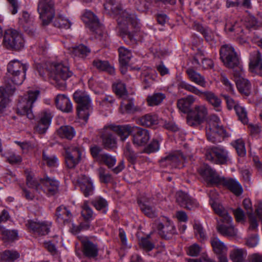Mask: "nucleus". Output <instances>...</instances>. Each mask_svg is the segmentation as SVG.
I'll list each match as a JSON object with an SVG mask.
<instances>
[{
	"mask_svg": "<svg viewBox=\"0 0 262 262\" xmlns=\"http://www.w3.org/2000/svg\"><path fill=\"white\" fill-rule=\"evenodd\" d=\"M242 23L234 19L228 20L225 26V31L229 34L238 35L243 33V29L242 27Z\"/></svg>",
	"mask_w": 262,
	"mask_h": 262,
	"instance_id": "f704fd0d",
	"label": "nucleus"
},
{
	"mask_svg": "<svg viewBox=\"0 0 262 262\" xmlns=\"http://www.w3.org/2000/svg\"><path fill=\"white\" fill-rule=\"evenodd\" d=\"M220 59L224 65L233 70L236 75H239V72L243 70L240 64L238 56L234 48L229 45H223L220 50Z\"/></svg>",
	"mask_w": 262,
	"mask_h": 262,
	"instance_id": "20e7f679",
	"label": "nucleus"
},
{
	"mask_svg": "<svg viewBox=\"0 0 262 262\" xmlns=\"http://www.w3.org/2000/svg\"><path fill=\"white\" fill-rule=\"evenodd\" d=\"M165 98V95L161 93H155L148 96L147 102L149 106H155L160 104Z\"/></svg>",
	"mask_w": 262,
	"mask_h": 262,
	"instance_id": "5fc2aeb1",
	"label": "nucleus"
},
{
	"mask_svg": "<svg viewBox=\"0 0 262 262\" xmlns=\"http://www.w3.org/2000/svg\"><path fill=\"white\" fill-rule=\"evenodd\" d=\"M249 68L252 72L262 76V58L259 52L255 51L251 54Z\"/></svg>",
	"mask_w": 262,
	"mask_h": 262,
	"instance_id": "a878e982",
	"label": "nucleus"
},
{
	"mask_svg": "<svg viewBox=\"0 0 262 262\" xmlns=\"http://www.w3.org/2000/svg\"><path fill=\"white\" fill-rule=\"evenodd\" d=\"M210 243L214 252L216 254L227 252V247L217 237L213 236L211 237Z\"/></svg>",
	"mask_w": 262,
	"mask_h": 262,
	"instance_id": "79ce46f5",
	"label": "nucleus"
},
{
	"mask_svg": "<svg viewBox=\"0 0 262 262\" xmlns=\"http://www.w3.org/2000/svg\"><path fill=\"white\" fill-rule=\"evenodd\" d=\"M124 154L127 161L132 164H135L137 160L138 155L133 149L132 145L127 143L124 149Z\"/></svg>",
	"mask_w": 262,
	"mask_h": 262,
	"instance_id": "3c124183",
	"label": "nucleus"
},
{
	"mask_svg": "<svg viewBox=\"0 0 262 262\" xmlns=\"http://www.w3.org/2000/svg\"><path fill=\"white\" fill-rule=\"evenodd\" d=\"M103 6L105 13L116 18L122 9L119 1L106 0Z\"/></svg>",
	"mask_w": 262,
	"mask_h": 262,
	"instance_id": "c756f323",
	"label": "nucleus"
},
{
	"mask_svg": "<svg viewBox=\"0 0 262 262\" xmlns=\"http://www.w3.org/2000/svg\"><path fill=\"white\" fill-rule=\"evenodd\" d=\"M93 65L98 70L106 71L110 74H113L115 72L114 68L111 66L107 61L95 59L93 61Z\"/></svg>",
	"mask_w": 262,
	"mask_h": 262,
	"instance_id": "de8ad7c7",
	"label": "nucleus"
},
{
	"mask_svg": "<svg viewBox=\"0 0 262 262\" xmlns=\"http://www.w3.org/2000/svg\"><path fill=\"white\" fill-rule=\"evenodd\" d=\"M239 120L243 124H246L248 122V118L247 117V113L245 108L240 105L235 106L234 109Z\"/></svg>",
	"mask_w": 262,
	"mask_h": 262,
	"instance_id": "bf43d9fd",
	"label": "nucleus"
},
{
	"mask_svg": "<svg viewBox=\"0 0 262 262\" xmlns=\"http://www.w3.org/2000/svg\"><path fill=\"white\" fill-rule=\"evenodd\" d=\"M53 25L60 29H69L71 26L70 20L61 15H57L53 21Z\"/></svg>",
	"mask_w": 262,
	"mask_h": 262,
	"instance_id": "864d4df0",
	"label": "nucleus"
},
{
	"mask_svg": "<svg viewBox=\"0 0 262 262\" xmlns=\"http://www.w3.org/2000/svg\"><path fill=\"white\" fill-rule=\"evenodd\" d=\"M73 98L77 104V113L79 118L87 122L93 110L89 95L84 92L77 91L73 94Z\"/></svg>",
	"mask_w": 262,
	"mask_h": 262,
	"instance_id": "423d86ee",
	"label": "nucleus"
},
{
	"mask_svg": "<svg viewBox=\"0 0 262 262\" xmlns=\"http://www.w3.org/2000/svg\"><path fill=\"white\" fill-rule=\"evenodd\" d=\"M80 189L85 196L92 195L94 191V187L90 178L83 176L79 182Z\"/></svg>",
	"mask_w": 262,
	"mask_h": 262,
	"instance_id": "c9c22d12",
	"label": "nucleus"
},
{
	"mask_svg": "<svg viewBox=\"0 0 262 262\" xmlns=\"http://www.w3.org/2000/svg\"><path fill=\"white\" fill-rule=\"evenodd\" d=\"M2 260L8 262H13L18 258L20 255L14 250H5L0 254Z\"/></svg>",
	"mask_w": 262,
	"mask_h": 262,
	"instance_id": "603ef678",
	"label": "nucleus"
},
{
	"mask_svg": "<svg viewBox=\"0 0 262 262\" xmlns=\"http://www.w3.org/2000/svg\"><path fill=\"white\" fill-rule=\"evenodd\" d=\"M207 160L217 164H227L230 159L228 151L222 146H212L206 150Z\"/></svg>",
	"mask_w": 262,
	"mask_h": 262,
	"instance_id": "9d476101",
	"label": "nucleus"
},
{
	"mask_svg": "<svg viewBox=\"0 0 262 262\" xmlns=\"http://www.w3.org/2000/svg\"><path fill=\"white\" fill-rule=\"evenodd\" d=\"M37 11L43 26L49 25L55 16L54 3L53 0H39Z\"/></svg>",
	"mask_w": 262,
	"mask_h": 262,
	"instance_id": "9b49d317",
	"label": "nucleus"
},
{
	"mask_svg": "<svg viewBox=\"0 0 262 262\" xmlns=\"http://www.w3.org/2000/svg\"><path fill=\"white\" fill-rule=\"evenodd\" d=\"M5 157L7 161L11 164H19L21 162V157L18 155H16L13 151L8 150L5 153Z\"/></svg>",
	"mask_w": 262,
	"mask_h": 262,
	"instance_id": "052dcab7",
	"label": "nucleus"
},
{
	"mask_svg": "<svg viewBox=\"0 0 262 262\" xmlns=\"http://www.w3.org/2000/svg\"><path fill=\"white\" fill-rule=\"evenodd\" d=\"M58 135L61 138L72 140L76 135V131L73 127L70 125H63L57 130Z\"/></svg>",
	"mask_w": 262,
	"mask_h": 262,
	"instance_id": "a19ab883",
	"label": "nucleus"
},
{
	"mask_svg": "<svg viewBox=\"0 0 262 262\" xmlns=\"http://www.w3.org/2000/svg\"><path fill=\"white\" fill-rule=\"evenodd\" d=\"M233 145L235 148L238 156L243 157L246 155L245 143L242 140L238 139L236 140L233 144Z\"/></svg>",
	"mask_w": 262,
	"mask_h": 262,
	"instance_id": "774afa93",
	"label": "nucleus"
},
{
	"mask_svg": "<svg viewBox=\"0 0 262 262\" xmlns=\"http://www.w3.org/2000/svg\"><path fill=\"white\" fill-rule=\"evenodd\" d=\"M139 123L147 127H150L158 123V117L156 115L146 114L142 117L139 120Z\"/></svg>",
	"mask_w": 262,
	"mask_h": 262,
	"instance_id": "09e8293b",
	"label": "nucleus"
},
{
	"mask_svg": "<svg viewBox=\"0 0 262 262\" xmlns=\"http://www.w3.org/2000/svg\"><path fill=\"white\" fill-rule=\"evenodd\" d=\"M218 185H222L236 196H239L243 192V189L241 184L235 179L221 177Z\"/></svg>",
	"mask_w": 262,
	"mask_h": 262,
	"instance_id": "4be33fe9",
	"label": "nucleus"
},
{
	"mask_svg": "<svg viewBox=\"0 0 262 262\" xmlns=\"http://www.w3.org/2000/svg\"><path fill=\"white\" fill-rule=\"evenodd\" d=\"M26 184L29 187L35 188L38 193L43 192L48 196L56 194L59 186V182L55 179L47 177L38 181L30 174L27 176Z\"/></svg>",
	"mask_w": 262,
	"mask_h": 262,
	"instance_id": "f257e3e1",
	"label": "nucleus"
},
{
	"mask_svg": "<svg viewBox=\"0 0 262 262\" xmlns=\"http://www.w3.org/2000/svg\"><path fill=\"white\" fill-rule=\"evenodd\" d=\"M177 87L178 89H184L200 97L204 96L206 100L213 106L216 111H221L222 101L213 92L209 91L203 92L181 79L177 80Z\"/></svg>",
	"mask_w": 262,
	"mask_h": 262,
	"instance_id": "7ed1b4c3",
	"label": "nucleus"
},
{
	"mask_svg": "<svg viewBox=\"0 0 262 262\" xmlns=\"http://www.w3.org/2000/svg\"><path fill=\"white\" fill-rule=\"evenodd\" d=\"M149 138V134L147 130L142 128H137L133 135V142L138 146H142L147 143Z\"/></svg>",
	"mask_w": 262,
	"mask_h": 262,
	"instance_id": "473e14b6",
	"label": "nucleus"
},
{
	"mask_svg": "<svg viewBox=\"0 0 262 262\" xmlns=\"http://www.w3.org/2000/svg\"><path fill=\"white\" fill-rule=\"evenodd\" d=\"M123 100V101L121 103L120 107V111L122 114H131L140 111V107L134 105L133 98L128 96L125 100Z\"/></svg>",
	"mask_w": 262,
	"mask_h": 262,
	"instance_id": "4c0bfd02",
	"label": "nucleus"
},
{
	"mask_svg": "<svg viewBox=\"0 0 262 262\" xmlns=\"http://www.w3.org/2000/svg\"><path fill=\"white\" fill-rule=\"evenodd\" d=\"M55 102L57 108L62 112L67 113L72 112V103L66 95L64 94L57 95L55 98Z\"/></svg>",
	"mask_w": 262,
	"mask_h": 262,
	"instance_id": "cd10ccee",
	"label": "nucleus"
},
{
	"mask_svg": "<svg viewBox=\"0 0 262 262\" xmlns=\"http://www.w3.org/2000/svg\"><path fill=\"white\" fill-rule=\"evenodd\" d=\"M42 161L43 164L49 167H56L58 164V159L54 155L47 154L46 151L42 152Z\"/></svg>",
	"mask_w": 262,
	"mask_h": 262,
	"instance_id": "13d9d810",
	"label": "nucleus"
},
{
	"mask_svg": "<svg viewBox=\"0 0 262 262\" xmlns=\"http://www.w3.org/2000/svg\"><path fill=\"white\" fill-rule=\"evenodd\" d=\"M119 34L125 43L132 46L137 45L138 33L136 31H130L128 28H121L119 29Z\"/></svg>",
	"mask_w": 262,
	"mask_h": 262,
	"instance_id": "c85d7f7f",
	"label": "nucleus"
},
{
	"mask_svg": "<svg viewBox=\"0 0 262 262\" xmlns=\"http://www.w3.org/2000/svg\"><path fill=\"white\" fill-rule=\"evenodd\" d=\"M113 130L109 127V125L105 126L102 132L101 138L102 144L105 149L112 148L116 145V140L112 134Z\"/></svg>",
	"mask_w": 262,
	"mask_h": 262,
	"instance_id": "bb28decb",
	"label": "nucleus"
},
{
	"mask_svg": "<svg viewBox=\"0 0 262 262\" xmlns=\"http://www.w3.org/2000/svg\"><path fill=\"white\" fill-rule=\"evenodd\" d=\"M81 215L86 221L90 220L93 217V211L88 202H85L82 206Z\"/></svg>",
	"mask_w": 262,
	"mask_h": 262,
	"instance_id": "680f3d73",
	"label": "nucleus"
},
{
	"mask_svg": "<svg viewBox=\"0 0 262 262\" xmlns=\"http://www.w3.org/2000/svg\"><path fill=\"white\" fill-rule=\"evenodd\" d=\"M82 150L76 146H71L66 148L65 163L68 168H74L81 159Z\"/></svg>",
	"mask_w": 262,
	"mask_h": 262,
	"instance_id": "2eb2a0df",
	"label": "nucleus"
},
{
	"mask_svg": "<svg viewBox=\"0 0 262 262\" xmlns=\"http://www.w3.org/2000/svg\"><path fill=\"white\" fill-rule=\"evenodd\" d=\"M92 204L96 209L99 210H102L103 213H106L105 209L107 205V203L105 199L102 198H96L92 201Z\"/></svg>",
	"mask_w": 262,
	"mask_h": 262,
	"instance_id": "338daca9",
	"label": "nucleus"
},
{
	"mask_svg": "<svg viewBox=\"0 0 262 262\" xmlns=\"http://www.w3.org/2000/svg\"><path fill=\"white\" fill-rule=\"evenodd\" d=\"M52 115L49 111L45 110L39 114V120L35 127V130L39 134H44L46 132L50 125Z\"/></svg>",
	"mask_w": 262,
	"mask_h": 262,
	"instance_id": "5701e85b",
	"label": "nucleus"
},
{
	"mask_svg": "<svg viewBox=\"0 0 262 262\" xmlns=\"http://www.w3.org/2000/svg\"><path fill=\"white\" fill-rule=\"evenodd\" d=\"M56 215L57 221L60 223L68 224L72 221V214L71 211L63 205L57 208Z\"/></svg>",
	"mask_w": 262,
	"mask_h": 262,
	"instance_id": "2f4dec72",
	"label": "nucleus"
},
{
	"mask_svg": "<svg viewBox=\"0 0 262 262\" xmlns=\"http://www.w3.org/2000/svg\"><path fill=\"white\" fill-rule=\"evenodd\" d=\"M84 255L89 258H95L98 254L97 245L90 241L82 242Z\"/></svg>",
	"mask_w": 262,
	"mask_h": 262,
	"instance_id": "e433bc0d",
	"label": "nucleus"
},
{
	"mask_svg": "<svg viewBox=\"0 0 262 262\" xmlns=\"http://www.w3.org/2000/svg\"><path fill=\"white\" fill-rule=\"evenodd\" d=\"M199 174L206 181L212 184L217 185L221 178L216 171L207 164H204L198 169Z\"/></svg>",
	"mask_w": 262,
	"mask_h": 262,
	"instance_id": "aec40b11",
	"label": "nucleus"
},
{
	"mask_svg": "<svg viewBox=\"0 0 262 262\" xmlns=\"http://www.w3.org/2000/svg\"><path fill=\"white\" fill-rule=\"evenodd\" d=\"M110 128L120 137L121 140H125L133 132V128L129 125H116L111 124Z\"/></svg>",
	"mask_w": 262,
	"mask_h": 262,
	"instance_id": "72a5a7b5",
	"label": "nucleus"
},
{
	"mask_svg": "<svg viewBox=\"0 0 262 262\" xmlns=\"http://www.w3.org/2000/svg\"><path fill=\"white\" fill-rule=\"evenodd\" d=\"M100 181L103 183H108L112 180L111 175L106 172L105 168L100 167L97 170Z\"/></svg>",
	"mask_w": 262,
	"mask_h": 262,
	"instance_id": "0e129e2a",
	"label": "nucleus"
},
{
	"mask_svg": "<svg viewBox=\"0 0 262 262\" xmlns=\"http://www.w3.org/2000/svg\"><path fill=\"white\" fill-rule=\"evenodd\" d=\"M100 164H103L107 166L108 168H112L116 163L115 157L112 156L107 153H103L100 160L98 161Z\"/></svg>",
	"mask_w": 262,
	"mask_h": 262,
	"instance_id": "6e6d98bb",
	"label": "nucleus"
},
{
	"mask_svg": "<svg viewBox=\"0 0 262 262\" xmlns=\"http://www.w3.org/2000/svg\"><path fill=\"white\" fill-rule=\"evenodd\" d=\"M247 255L245 250L240 248H234L230 252V258L232 262H245Z\"/></svg>",
	"mask_w": 262,
	"mask_h": 262,
	"instance_id": "c03bdc74",
	"label": "nucleus"
},
{
	"mask_svg": "<svg viewBox=\"0 0 262 262\" xmlns=\"http://www.w3.org/2000/svg\"><path fill=\"white\" fill-rule=\"evenodd\" d=\"M235 77V83L239 92L246 96H249L251 93V85L249 81L242 77V70L239 72V75H236L235 72L233 73Z\"/></svg>",
	"mask_w": 262,
	"mask_h": 262,
	"instance_id": "b1692460",
	"label": "nucleus"
},
{
	"mask_svg": "<svg viewBox=\"0 0 262 262\" xmlns=\"http://www.w3.org/2000/svg\"><path fill=\"white\" fill-rule=\"evenodd\" d=\"M3 45L7 49L20 51L25 46V40L20 32L11 28L5 31Z\"/></svg>",
	"mask_w": 262,
	"mask_h": 262,
	"instance_id": "6e6552de",
	"label": "nucleus"
},
{
	"mask_svg": "<svg viewBox=\"0 0 262 262\" xmlns=\"http://www.w3.org/2000/svg\"><path fill=\"white\" fill-rule=\"evenodd\" d=\"M39 94V91L37 90L29 91L27 95L21 97L17 106V113L21 116L26 115L30 119H33L32 107Z\"/></svg>",
	"mask_w": 262,
	"mask_h": 262,
	"instance_id": "1a4fd4ad",
	"label": "nucleus"
},
{
	"mask_svg": "<svg viewBox=\"0 0 262 262\" xmlns=\"http://www.w3.org/2000/svg\"><path fill=\"white\" fill-rule=\"evenodd\" d=\"M188 78L192 82L203 88L206 87V81L203 76L196 72L192 68L188 69L186 71Z\"/></svg>",
	"mask_w": 262,
	"mask_h": 262,
	"instance_id": "58836bf2",
	"label": "nucleus"
},
{
	"mask_svg": "<svg viewBox=\"0 0 262 262\" xmlns=\"http://www.w3.org/2000/svg\"><path fill=\"white\" fill-rule=\"evenodd\" d=\"M113 87L116 94L125 100L128 95L125 84L120 80H117L113 84Z\"/></svg>",
	"mask_w": 262,
	"mask_h": 262,
	"instance_id": "49530a36",
	"label": "nucleus"
},
{
	"mask_svg": "<svg viewBox=\"0 0 262 262\" xmlns=\"http://www.w3.org/2000/svg\"><path fill=\"white\" fill-rule=\"evenodd\" d=\"M198 30L202 33L207 41H212L214 39V33L208 27H204L202 26L197 27Z\"/></svg>",
	"mask_w": 262,
	"mask_h": 262,
	"instance_id": "e2e57ef3",
	"label": "nucleus"
},
{
	"mask_svg": "<svg viewBox=\"0 0 262 262\" xmlns=\"http://www.w3.org/2000/svg\"><path fill=\"white\" fill-rule=\"evenodd\" d=\"M83 21L87 24L90 29L97 34L101 35V28L97 17L91 11L86 10L82 16Z\"/></svg>",
	"mask_w": 262,
	"mask_h": 262,
	"instance_id": "6ab92c4d",
	"label": "nucleus"
},
{
	"mask_svg": "<svg viewBox=\"0 0 262 262\" xmlns=\"http://www.w3.org/2000/svg\"><path fill=\"white\" fill-rule=\"evenodd\" d=\"M15 88L8 82L6 88L0 87V113L6 108L9 101V97L12 95Z\"/></svg>",
	"mask_w": 262,
	"mask_h": 262,
	"instance_id": "393cba45",
	"label": "nucleus"
},
{
	"mask_svg": "<svg viewBox=\"0 0 262 262\" xmlns=\"http://www.w3.org/2000/svg\"><path fill=\"white\" fill-rule=\"evenodd\" d=\"M206 135L208 140L213 143L221 142L227 136L226 130L216 116L213 117L206 125Z\"/></svg>",
	"mask_w": 262,
	"mask_h": 262,
	"instance_id": "0eeeda50",
	"label": "nucleus"
},
{
	"mask_svg": "<svg viewBox=\"0 0 262 262\" xmlns=\"http://www.w3.org/2000/svg\"><path fill=\"white\" fill-rule=\"evenodd\" d=\"M185 160V157L180 151H174L169 152L167 156L159 160L160 166L163 167L171 166L177 167Z\"/></svg>",
	"mask_w": 262,
	"mask_h": 262,
	"instance_id": "f3484780",
	"label": "nucleus"
},
{
	"mask_svg": "<svg viewBox=\"0 0 262 262\" xmlns=\"http://www.w3.org/2000/svg\"><path fill=\"white\" fill-rule=\"evenodd\" d=\"M208 115L204 105H197L187 115V123L190 126H198L203 123Z\"/></svg>",
	"mask_w": 262,
	"mask_h": 262,
	"instance_id": "ddd939ff",
	"label": "nucleus"
},
{
	"mask_svg": "<svg viewBox=\"0 0 262 262\" xmlns=\"http://www.w3.org/2000/svg\"><path fill=\"white\" fill-rule=\"evenodd\" d=\"M119 53V60L120 65L128 66L133 57L132 52L127 48L120 47L118 49Z\"/></svg>",
	"mask_w": 262,
	"mask_h": 262,
	"instance_id": "ea45409f",
	"label": "nucleus"
},
{
	"mask_svg": "<svg viewBox=\"0 0 262 262\" xmlns=\"http://www.w3.org/2000/svg\"><path fill=\"white\" fill-rule=\"evenodd\" d=\"M138 203L140 209L145 215L150 217H154L156 216L155 208L148 205V202L140 199L138 200Z\"/></svg>",
	"mask_w": 262,
	"mask_h": 262,
	"instance_id": "a18cd8bd",
	"label": "nucleus"
},
{
	"mask_svg": "<svg viewBox=\"0 0 262 262\" xmlns=\"http://www.w3.org/2000/svg\"><path fill=\"white\" fill-rule=\"evenodd\" d=\"M211 206L214 212L220 216L218 219H222L226 217V216H230L221 205L213 202L211 204Z\"/></svg>",
	"mask_w": 262,
	"mask_h": 262,
	"instance_id": "69168bd1",
	"label": "nucleus"
},
{
	"mask_svg": "<svg viewBox=\"0 0 262 262\" xmlns=\"http://www.w3.org/2000/svg\"><path fill=\"white\" fill-rule=\"evenodd\" d=\"M195 101V98L193 95H188L178 100L177 102V107L181 112L188 114L191 110V106Z\"/></svg>",
	"mask_w": 262,
	"mask_h": 262,
	"instance_id": "7c9ffc66",
	"label": "nucleus"
},
{
	"mask_svg": "<svg viewBox=\"0 0 262 262\" xmlns=\"http://www.w3.org/2000/svg\"><path fill=\"white\" fill-rule=\"evenodd\" d=\"M73 73L69 70L67 62L55 63L51 67L49 76L51 83L61 90L66 88V80L71 77Z\"/></svg>",
	"mask_w": 262,
	"mask_h": 262,
	"instance_id": "f03ea898",
	"label": "nucleus"
},
{
	"mask_svg": "<svg viewBox=\"0 0 262 262\" xmlns=\"http://www.w3.org/2000/svg\"><path fill=\"white\" fill-rule=\"evenodd\" d=\"M194 232L195 236L200 241H205L207 236L202 225L199 222H195L193 225Z\"/></svg>",
	"mask_w": 262,
	"mask_h": 262,
	"instance_id": "4d7b16f0",
	"label": "nucleus"
},
{
	"mask_svg": "<svg viewBox=\"0 0 262 262\" xmlns=\"http://www.w3.org/2000/svg\"><path fill=\"white\" fill-rule=\"evenodd\" d=\"M0 234L2 236V239L6 242L16 239L17 236V231L15 230L7 229L4 226L0 225Z\"/></svg>",
	"mask_w": 262,
	"mask_h": 262,
	"instance_id": "8fccbe9b",
	"label": "nucleus"
},
{
	"mask_svg": "<svg viewBox=\"0 0 262 262\" xmlns=\"http://www.w3.org/2000/svg\"><path fill=\"white\" fill-rule=\"evenodd\" d=\"M216 228L220 234L225 237H234L237 234V229L234 227L230 216L217 219Z\"/></svg>",
	"mask_w": 262,
	"mask_h": 262,
	"instance_id": "4468645a",
	"label": "nucleus"
},
{
	"mask_svg": "<svg viewBox=\"0 0 262 262\" xmlns=\"http://www.w3.org/2000/svg\"><path fill=\"white\" fill-rule=\"evenodd\" d=\"M26 226L35 234L43 236L48 234L50 232L51 223L37 220H30L28 221Z\"/></svg>",
	"mask_w": 262,
	"mask_h": 262,
	"instance_id": "a211bd4d",
	"label": "nucleus"
},
{
	"mask_svg": "<svg viewBox=\"0 0 262 262\" xmlns=\"http://www.w3.org/2000/svg\"><path fill=\"white\" fill-rule=\"evenodd\" d=\"M176 200L181 207L188 210L194 209L199 206V204L195 199L182 191L177 192Z\"/></svg>",
	"mask_w": 262,
	"mask_h": 262,
	"instance_id": "412c9836",
	"label": "nucleus"
},
{
	"mask_svg": "<svg viewBox=\"0 0 262 262\" xmlns=\"http://www.w3.org/2000/svg\"><path fill=\"white\" fill-rule=\"evenodd\" d=\"M159 235L163 239H171L177 234V229L172 222L167 217L156 221L154 224Z\"/></svg>",
	"mask_w": 262,
	"mask_h": 262,
	"instance_id": "f8f14e48",
	"label": "nucleus"
},
{
	"mask_svg": "<svg viewBox=\"0 0 262 262\" xmlns=\"http://www.w3.org/2000/svg\"><path fill=\"white\" fill-rule=\"evenodd\" d=\"M116 19L119 29L121 28H128L129 26L136 27L139 21L136 15L134 13L123 9L116 17Z\"/></svg>",
	"mask_w": 262,
	"mask_h": 262,
	"instance_id": "dca6fc26",
	"label": "nucleus"
},
{
	"mask_svg": "<svg viewBox=\"0 0 262 262\" xmlns=\"http://www.w3.org/2000/svg\"><path fill=\"white\" fill-rule=\"evenodd\" d=\"M91 53V50L82 44L73 48L72 54L75 58L84 59Z\"/></svg>",
	"mask_w": 262,
	"mask_h": 262,
	"instance_id": "37998d69",
	"label": "nucleus"
},
{
	"mask_svg": "<svg viewBox=\"0 0 262 262\" xmlns=\"http://www.w3.org/2000/svg\"><path fill=\"white\" fill-rule=\"evenodd\" d=\"M28 66L21 63L17 60L10 61L7 66V78L5 80L6 84L10 81L13 84L20 85L22 84L26 78V72Z\"/></svg>",
	"mask_w": 262,
	"mask_h": 262,
	"instance_id": "39448f33",
	"label": "nucleus"
}]
</instances>
